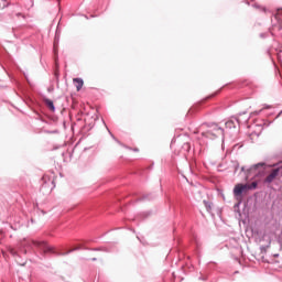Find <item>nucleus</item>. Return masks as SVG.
I'll return each instance as SVG.
<instances>
[{
    "instance_id": "1",
    "label": "nucleus",
    "mask_w": 282,
    "mask_h": 282,
    "mask_svg": "<svg viewBox=\"0 0 282 282\" xmlns=\"http://www.w3.org/2000/svg\"><path fill=\"white\" fill-rule=\"evenodd\" d=\"M265 172V163H257L247 170V175H253V177H259Z\"/></svg>"
},
{
    "instance_id": "2",
    "label": "nucleus",
    "mask_w": 282,
    "mask_h": 282,
    "mask_svg": "<svg viewBox=\"0 0 282 282\" xmlns=\"http://www.w3.org/2000/svg\"><path fill=\"white\" fill-rule=\"evenodd\" d=\"M247 191H252V187L249 184H237L234 187V197H237L238 199H241V196Z\"/></svg>"
},
{
    "instance_id": "3",
    "label": "nucleus",
    "mask_w": 282,
    "mask_h": 282,
    "mask_svg": "<svg viewBox=\"0 0 282 282\" xmlns=\"http://www.w3.org/2000/svg\"><path fill=\"white\" fill-rule=\"evenodd\" d=\"M203 138H209L210 140H215L217 135H224V129L219 128L217 124L214 126V131L208 130L207 132L202 133Z\"/></svg>"
},
{
    "instance_id": "4",
    "label": "nucleus",
    "mask_w": 282,
    "mask_h": 282,
    "mask_svg": "<svg viewBox=\"0 0 282 282\" xmlns=\"http://www.w3.org/2000/svg\"><path fill=\"white\" fill-rule=\"evenodd\" d=\"M32 245L35 246V248H39L40 250H42L44 254H47V252H54V249L50 245H47V242L45 241L32 240Z\"/></svg>"
},
{
    "instance_id": "5",
    "label": "nucleus",
    "mask_w": 282,
    "mask_h": 282,
    "mask_svg": "<svg viewBox=\"0 0 282 282\" xmlns=\"http://www.w3.org/2000/svg\"><path fill=\"white\" fill-rule=\"evenodd\" d=\"M279 176V169H274L272 170V172L265 177L264 182L267 184H272V182H274V180H276V177Z\"/></svg>"
},
{
    "instance_id": "6",
    "label": "nucleus",
    "mask_w": 282,
    "mask_h": 282,
    "mask_svg": "<svg viewBox=\"0 0 282 282\" xmlns=\"http://www.w3.org/2000/svg\"><path fill=\"white\" fill-rule=\"evenodd\" d=\"M73 83H74L77 91H80V89H83V85H85V82H83V78H74Z\"/></svg>"
},
{
    "instance_id": "7",
    "label": "nucleus",
    "mask_w": 282,
    "mask_h": 282,
    "mask_svg": "<svg viewBox=\"0 0 282 282\" xmlns=\"http://www.w3.org/2000/svg\"><path fill=\"white\" fill-rule=\"evenodd\" d=\"M274 17H275L276 21L280 23V25H282V10L281 9H279L276 11Z\"/></svg>"
},
{
    "instance_id": "8",
    "label": "nucleus",
    "mask_w": 282,
    "mask_h": 282,
    "mask_svg": "<svg viewBox=\"0 0 282 282\" xmlns=\"http://www.w3.org/2000/svg\"><path fill=\"white\" fill-rule=\"evenodd\" d=\"M46 106L51 111H56V108L54 107V101L46 99Z\"/></svg>"
},
{
    "instance_id": "9",
    "label": "nucleus",
    "mask_w": 282,
    "mask_h": 282,
    "mask_svg": "<svg viewBox=\"0 0 282 282\" xmlns=\"http://www.w3.org/2000/svg\"><path fill=\"white\" fill-rule=\"evenodd\" d=\"M8 8V0H0V10Z\"/></svg>"
},
{
    "instance_id": "10",
    "label": "nucleus",
    "mask_w": 282,
    "mask_h": 282,
    "mask_svg": "<svg viewBox=\"0 0 282 282\" xmlns=\"http://www.w3.org/2000/svg\"><path fill=\"white\" fill-rule=\"evenodd\" d=\"M205 207L207 209L208 213H210V210H213V207L210 206V203L204 200Z\"/></svg>"
},
{
    "instance_id": "11",
    "label": "nucleus",
    "mask_w": 282,
    "mask_h": 282,
    "mask_svg": "<svg viewBox=\"0 0 282 282\" xmlns=\"http://www.w3.org/2000/svg\"><path fill=\"white\" fill-rule=\"evenodd\" d=\"M9 252L10 254H12V257H18L17 250H14L13 248H9Z\"/></svg>"
},
{
    "instance_id": "12",
    "label": "nucleus",
    "mask_w": 282,
    "mask_h": 282,
    "mask_svg": "<svg viewBox=\"0 0 282 282\" xmlns=\"http://www.w3.org/2000/svg\"><path fill=\"white\" fill-rule=\"evenodd\" d=\"M226 127H229V128L235 127V123L232 121H227Z\"/></svg>"
},
{
    "instance_id": "13",
    "label": "nucleus",
    "mask_w": 282,
    "mask_h": 282,
    "mask_svg": "<svg viewBox=\"0 0 282 282\" xmlns=\"http://www.w3.org/2000/svg\"><path fill=\"white\" fill-rule=\"evenodd\" d=\"M75 250H78V248L72 249V250L67 251L66 253H61V254L62 256L69 254L70 252H74Z\"/></svg>"
},
{
    "instance_id": "14",
    "label": "nucleus",
    "mask_w": 282,
    "mask_h": 282,
    "mask_svg": "<svg viewBox=\"0 0 282 282\" xmlns=\"http://www.w3.org/2000/svg\"><path fill=\"white\" fill-rule=\"evenodd\" d=\"M250 187L251 188H257V182L251 183Z\"/></svg>"
},
{
    "instance_id": "15",
    "label": "nucleus",
    "mask_w": 282,
    "mask_h": 282,
    "mask_svg": "<svg viewBox=\"0 0 282 282\" xmlns=\"http://www.w3.org/2000/svg\"><path fill=\"white\" fill-rule=\"evenodd\" d=\"M242 173H246V166L241 167Z\"/></svg>"
},
{
    "instance_id": "16",
    "label": "nucleus",
    "mask_w": 282,
    "mask_h": 282,
    "mask_svg": "<svg viewBox=\"0 0 282 282\" xmlns=\"http://www.w3.org/2000/svg\"><path fill=\"white\" fill-rule=\"evenodd\" d=\"M21 252H23L24 254H26L28 251H26V250H21Z\"/></svg>"
},
{
    "instance_id": "17",
    "label": "nucleus",
    "mask_w": 282,
    "mask_h": 282,
    "mask_svg": "<svg viewBox=\"0 0 282 282\" xmlns=\"http://www.w3.org/2000/svg\"><path fill=\"white\" fill-rule=\"evenodd\" d=\"M257 115L261 113V110H259L258 112H256Z\"/></svg>"
},
{
    "instance_id": "18",
    "label": "nucleus",
    "mask_w": 282,
    "mask_h": 282,
    "mask_svg": "<svg viewBox=\"0 0 282 282\" xmlns=\"http://www.w3.org/2000/svg\"><path fill=\"white\" fill-rule=\"evenodd\" d=\"M281 113H282V111L278 115V118H279V116H281Z\"/></svg>"
},
{
    "instance_id": "19",
    "label": "nucleus",
    "mask_w": 282,
    "mask_h": 282,
    "mask_svg": "<svg viewBox=\"0 0 282 282\" xmlns=\"http://www.w3.org/2000/svg\"><path fill=\"white\" fill-rule=\"evenodd\" d=\"M93 261H96V258H93Z\"/></svg>"
}]
</instances>
